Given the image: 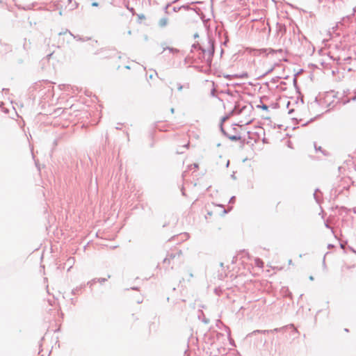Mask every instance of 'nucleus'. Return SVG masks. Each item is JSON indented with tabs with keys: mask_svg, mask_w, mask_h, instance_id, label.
Wrapping results in <instances>:
<instances>
[{
	"mask_svg": "<svg viewBox=\"0 0 356 356\" xmlns=\"http://www.w3.org/2000/svg\"><path fill=\"white\" fill-rule=\"evenodd\" d=\"M227 136L228 138H229L231 140H233V141H237V140H240L241 139V137L239 134H236V135H230L229 134H225Z\"/></svg>",
	"mask_w": 356,
	"mask_h": 356,
	"instance_id": "f257e3e1",
	"label": "nucleus"
},
{
	"mask_svg": "<svg viewBox=\"0 0 356 356\" xmlns=\"http://www.w3.org/2000/svg\"><path fill=\"white\" fill-rule=\"evenodd\" d=\"M168 20L167 18H162L159 20V24L160 26L163 27L168 24Z\"/></svg>",
	"mask_w": 356,
	"mask_h": 356,
	"instance_id": "f03ea898",
	"label": "nucleus"
},
{
	"mask_svg": "<svg viewBox=\"0 0 356 356\" xmlns=\"http://www.w3.org/2000/svg\"><path fill=\"white\" fill-rule=\"evenodd\" d=\"M170 83H171V84H172V85H174V86H177V88L178 90H181V89H182V88H183V86H182L180 83H177V82H171Z\"/></svg>",
	"mask_w": 356,
	"mask_h": 356,
	"instance_id": "7ed1b4c3",
	"label": "nucleus"
},
{
	"mask_svg": "<svg viewBox=\"0 0 356 356\" xmlns=\"http://www.w3.org/2000/svg\"><path fill=\"white\" fill-rule=\"evenodd\" d=\"M92 6H98V3L97 2H92Z\"/></svg>",
	"mask_w": 356,
	"mask_h": 356,
	"instance_id": "20e7f679",
	"label": "nucleus"
},
{
	"mask_svg": "<svg viewBox=\"0 0 356 356\" xmlns=\"http://www.w3.org/2000/svg\"><path fill=\"white\" fill-rule=\"evenodd\" d=\"M259 264H261V266H262V265H263V261H259Z\"/></svg>",
	"mask_w": 356,
	"mask_h": 356,
	"instance_id": "39448f33",
	"label": "nucleus"
}]
</instances>
